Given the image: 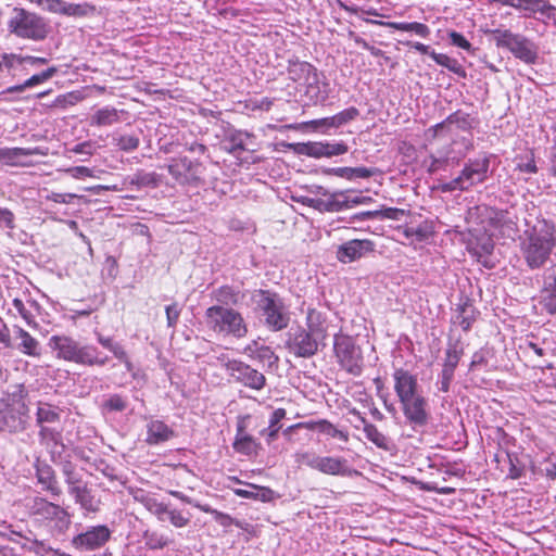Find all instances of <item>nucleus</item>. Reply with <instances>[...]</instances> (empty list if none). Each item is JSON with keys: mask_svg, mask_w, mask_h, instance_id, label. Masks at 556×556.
<instances>
[{"mask_svg": "<svg viewBox=\"0 0 556 556\" xmlns=\"http://www.w3.org/2000/svg\"><path fill=\"white\" fill-rule=\"evenodd\" d=\"M394 391L402 405L407 421L416 427H424L429 419L428 402L422 395L417 377L408 370L397 368L393 372Z\"/></svg>", "mask_w": 556, "mask_h": 556, "instance_id": "obj_1", "label": "nucleus"}, {"mask_svg": "<svg viewBox=\"0 0 556 556\" xmlns=\"http://www.w3.org/2000/svg\"><path fill=\"white\" fill-rule=\"evenodd\" d=\"M555 248V230L545 223L526 231L520 239L522 258L531 270L544 267Z\"/></svg>", "mask_w": 556, "mask_h": 556, "instance_id": "obj_2", "label": "nucleus"}, {"mask_svg": "<svg viewBox=\"0 0 556 556\" xmlns=\"http://www.w3.org/2000/svg\"><path fill=\"white\" fill-rule=\"evenodd\" d=\"M207 326L217 333L240 339L247 336L248 326L242 315L230 307L213 305L205 312Z\"/></svg>", "mask_w": 556, "mask_h": 556, "instance_id": "obj_3", "label": "nucleus"}, {"mask_svg": "<svg viewBox=\"0 0 556 556\" xmlns=\"http://www.w3.org/2000/svg\"><path fill=\"white\" fill-rule=\"evenodd\" d=\"M8 29L16 37L29 40H42L47 37L48 26L42 17L22 8H14L8 21Z\"/></svg>", "mask_w": 556, "mask_h": 556, "instance_id": "obj_4", "label": "nucleus"}, {"mask_svg": "<svg viewBox=\"0 0 556 556\" xmlns=\"http://www.w3.org/2000/svg\"><path fill=\"white\" fill-rule=\"evenodd\" d=\"M490 33L496 47L507 49L516 59L527 64L535 63L538 49L530 39L509 29H493Z\"/></svg>", "mask_w": 556, "mask_h": 556, "instance_id": "obj_5", "label": "nucleus"}, {"mask_svg": "<svg viewBox=\"0 0 556 556\" xmlns=\"http://www.w3.org/2000/svg\"><path fill=\"white\" fill-rule=\"evenodd\" d=\"M490 167L489 157L469 160L464 166L460 174L448 182L441 186L442 191H467L478 184H482L488 178Z\"/></svg>", "mask_w": 556, "mask_h": 556, "instance_id": "obj_6", "label": "nucleus"}, {"mask_svg": "<svg viewBox=\"0 0 556 556\" xmlns=\"http://www.w3.org/2000/svg\"><path fill=\"white\" fill-rule=\"evenodd\" d=\"M258 308L265 318V325L273 331L285 329L289 324V314L283 301L269 291L260 290L255 295Z\"/></svg>", "mask_w": 556, "mask_h": 556, "instance_id": "obj_7", "label": "nucleus"}, {"mask_svg": "<svg viewBox=\"0 0 556 556\" xmlns=\"http://www.w3.org/2000/svg\"><path fill=\"white\" fill-rule=\"evenodd\" d=\"M30 511L60 534L65 533L72 523V516L65 508L42 497L34 498Z\"/></svg>", "mask_w": 556, "mask_h": 556, "instance_id": "obj_8", "label": "nucleus"}, {"mask_svg": "<svg viewBox=\"0 0 556 556\" xmlns=\"http://www.w3.org/2000/svg\"><path fill=\"white\" fill-rule=\"evenodd\" d=\"M333 350L340 366L353 376H359L363 370L362 350L355 340L348 334L338 333L333 339Z\"/></svg>", "mask_w": 556, "mask_h": 556, "instance_id": "obj_9", "label": "nucleus"}, {"mask_svg": "<svg viewBox=\"0 0 556 556\" xmlns=\"http://www.w3.org/2000/svg\"><path fill=\"white\" fill-rule=\"evenodd\" d=\"M217 359L220 366L224 367L229 376L237 382L253 390H262L265 387V376L250 365L238 359H230L226 355H220Z\"/></svg>", "mask_w": 556, "mask_h": 556, "instance_id": "obj_10", "label": "nucleus"}, {"mask_svg": "<svg viewBox=\"0 0 556 556\" xmlns=\"http://www.w3.org/2000/svg\"><path fill=\"white\" fill-rule=\"evenodd\" d=\"M111 534V530L105 525L91 526L74 535L71 544L78 551L91 552L103 547L110 540Z\"/></svg>", "mask_w": 556, "mask_h": 556, "instance_id": "obj_11", "label": "nucleus"}, {"mask_svg": "<svg viewBox=\"0 0 556 556\" xmlns=\"http://www.w3.org/2000/svg\"><path fill=\"white\" fill-rule=\"evenodd\" d=\"M66 483L68 485V493L74 497L75 503L80 506L85 517L97 514L100 510V498L92 494L86 483L77 479L76 476L71 472L66 473Z\"/></svg>", "mask_w": 556, "mask_h": 556, "instance_id": "obj_12", "label": "nucleus"}, {"mask_svg": "<svg viewBox=\"0 0 556 556\" xmlns=\"http://www.w3.org/2000/svg\"><path fill=\"white\" fill-rule=\"evenodd\" d=\"M290 148L293 151L301 155H306L309 157L321 159V157H332L337 155H342L348 152L349 148L343 141H319V142H302V143H292Z\"/></svg>", "mask_w": 556, "mask_h": 556, "instance_id": "obj_13", "label": "nucleus"}, {"mask_svg": "<svg viewBox=\"0 0 556 556\" xmlns=\"http://www.w3.org/2000/svg\"><path fill=\"white\" fill-rule=\"evenodd\" d=\"M325 342L312 336L304 327H298L289 339V349L298 357H311Z\"/></svg>", "mask_w": 556, "mask_h": 556, "instance_id": "obj_14", "label": "nucleus"}, {"mask_svg": "<svg viewBox=\"0 0 556 556\" xmlns=\"http://www.w3.org/2000/svg\"><path fill=\"white\" fill-rule=\"evenodd\" d=\"M168 172L180 185L193 184L200 180L202 166L188 157H178L168 164Z\"/></svg>", "mask_w": 556, "mask_h": 556, "instance_id": "obj_15", "label": "nucleus"}, {"mask_svg": "<svg viewBox=\"0 0 556 556\" xmlns=\"http://www.w3.org/2000/svg\"><path fill=\"white\" fill-rule=\"evenodd\" d=\"M494 249V242L492 237L482 230H470L469 238L467 239V250L477 261L482 263L485 267H492L491 264L485 260Z\"/></svg>", "mask_w": 556, "mask_h": 556, "instance_id": "obj_16", "label": "nucleus"}, {"mask_svg": "<svg viewBox=\"0 0 556 556\" xmlns=\"http://www.w3.org/2000/svg\"><path fill=\"white\" fill-rule=\"evenodd\" d=\"M27 412L22 397H13L11 403L0 410V420L9 431H17L23 428Z\"/></svg>", "mask_w": 556, "mask_h": 556, "instance_id": "obj_17", "label": "nucleus"}, {"mask_svg": "<svg viewBox=\"0 0 556 556\" xmlns=\"http://www.w3.org/2000/svg\"><path fill=\"white\" fill-rule=\"evenodd\" d=\"M375 250V244L368 239L349 240L337 249V260L343 264L355 262Z\"/></svg>", "mask_w": 556, "mask_h": 556, "instance_id": "obj_18", "label": "nucleus"}, {"mask_svg": "<svg viewBox=\"0 0 556 556\" xmlns=\"http://www.w3.org/2000/svg\"><path fill=\"white\" fill-rule=\"evenodd\" d=\"M49 346L59 359L77 364L79 343L67 336H52L49 339Z\"/></svg>", "mask_w": 556, "mask_h": 556, "instance_id": "obj_19", "label": "nucleus"}, {"mask_svg": "<svg viewBox=\"0 0 556 556\" xmlns=\"http://www.w3.org/2000/svg\"><path fill=\"white\" fill-rule=\"evenodd\" d=\"M316 470L329 476L350 477L354 470L350 468L348 460L339 456H320Z\"/></svg>", "mask_w": 556, "mask_h": 556, "instance_id": "obj_20", "label": "nucleus"}, {"mask_svg": "<svg viewBox=\"0 0 556 556\" xmlns=\"http://www.w3.org/2000/svg\"><path fill=\"white\" fill-rule=\"evenodd\" d=\"M243 354L263 366L273 367L278 363V356L271 348L265 345L260 340H253L247 344L243 349Z\"/></svg>", "mask_w": 556, "mask_h": 556, "instance_id": "obj_21", "label": "nucleus"}, {"mask_svg": "<svg viewBox=\"0 0 556 556\" xmlns=\"http://www.w3.org/2000/svg\"><path fill=\"white\" fill-rule=\"evenodd\" d=\"M328 319L325 312L316 308H307L305 318V329L325 342L328 337Z\"/></svg>", "mask_w": 556, "mask_h": 556, "instance_id": "obj_22", "label": "nucleus"}, {"mask_svg": "<svg viewBox=\"0 0 556 556\" xmlns=\"http://www.w3.org/2000/svg\"><path fill=\"white\" fill-rule=\"evenodd\" d=\"M305 85V93L314 103H324L329 98V84L317 71Z\"/></svg>", "mask_w": 556, "mask_h": 556, "instance_id": "obj_23", "label": "nucleus"}, {"mask_svg": "<svg viewBox=\"0 0 556 556\" xmlns=\"http://www.w3.org/2000/svg\"><path fill=\"white\" fill-rule=\"evenodd\" d=\"M29 155H46L40 148H3L1 162L8 166H24L23 157Z\"/></svg>", "mask_w": 556, "mask_h": 556, "instance_id": "obj_24", "label": "nucleus"}, {"mask_svg": "<svg viewBox=\"0 0 556 556\" xmlns=\"http://www.w3.org/2000/svg\"><path fill=\"white\" fill-rule=\"evenodd\" d=\"M15 338L20 340L17 350L27 356L39 357L41 355V348L39 341L34 338L28 331L20 326L13 328Z\"/></svg>", "mask_w": 556, "mask_h": 556, "instance_id": "obj_25", "label": "nucleus"}, {"mask_svg": "<svg viewBox=\"0 0 556 556\" xmlns=\"http://www.w3.org/2000/svg\"><path fill=\"white\" fill-rule=\"evenodd\" d=\"M97 341L106 350H109L114 357H116L118 361H121L126 370L132 375L134 378L137 377V374L135 372V368L132 363L130 362L127 352L123 348V345L118 342H115L113 338L111 337H104L101 333H97Z\"/></svg>", "mask_w": 556, "mask_h": 556, "instance_id": "obj_26", "label": "nucleus"}, {"mask_svg": "<svg viewBox=\"0 0 556 556\" xmlns=\"http://www.w3.org/2000/svg\"><path fill=\"white\" fill-rule=\"evenodd\" d=\"M366 21L368 23H371L375 25H380V26L393 28L396 30L410 31L421 38H427L430 35V28L426 24L419 23V22L405 23V22H383V21H377V20H366Z\"/></svg>", "mask_w": 556, "mask_h": 556, "instance_id": "obj_27", "label": "nucleus"}, {"mask_svg": "<svg viewBox=\"0 0 556 556\" xmlns=\"http://www.w3.org/2000/svg\"><path fill=\"white\" fill-rule=\"evenodd\" d=\"M244 489H232L233 493L242 498H250L260 502H270L275 497V493L271 489L266 486H260L252 483H244Z\"/></svg>", "mask_w": 556, "mask_h": 556, "instance_id": "obj_28", "label": "nucleus"}, {"mask_svg": "<svg viewBox=\"0 0 556 556\" xmlns=\"http://www.w3.org/2000/svg\"><path fill=\"white\" fill-rule=\"evenodd\" d=\"M433 226L430 222H422L415 226H406L403 235L412 244L428 242L433 236Z\"/></svg>", "mask_w": 556, "mask_h": 556, "instance_id": "obj_29", "label": "nucleus"}, {"mask_svg": "<svg viewBox=\"0 0 556 556\" xmlns=\"http://www.w3.org/2000/svg\"><path fill=\"white\" fill-rule=\"evenodd\" d=\"M147 428V443L151 445L163 443L174 435V431L161 420L150 421Z\"/></svg>", "mask_w": 556, "mask_h": 556, "instance_id": "obj_30", "label": "nucleus"}, {"mask_svg": "<svg viewBox=\"0 0 556 556\" xmlns=\"http://www.w3.org/2000/svg\"><path fill=\"white\" fill-rule=\"evenodd\" d=\"M36 476L38 483L41 484L43 490L49 491L52 495H60L61 489L58 486L54 472L47 464L37 463Z\"/></svg>", "mask_w": 556, "mask_h": 556, "instance_id": "obj_31", "label": "nucleus"}, {"mask_svg": "<svg viewBox=\"0 0 556 556\" xmlns=\"http://www.w3.org/2000/svg\"><path fill=\"white\" fill-rule=\"evenodd\" d=\"M109 362L108 355L101 354L93 345H80L77 364L86 366H104Z\"/></svg>", "mask_w": 556, "mask_h": 556, "instance_id": "obj_32", "label": "nucleus"}, {"mask_svg": "<svg viewBox=\"0 0 556 556\" xmlns=\"http://www.w3.org/2000/svg\"><path fill=\"white\" fill-rule=\"evenodd\" d=\"M358 114H359V111L356 108L351 106L349 109H345V110L339 112L338 114H336L331 117L312 121L311 124L316 125V126L325 125V126H329V127H340V126L345 125L349 122L355 119L358 116Z\"/></svg>", "mask_w": 556, "mask_h": 556, "instance_id": "obj_33", "label": "nucleus"}, {"mask_svg": "<svg viewBox=\"0 0 556 556\" xmlns=\"http://www.w3.org/2000/svg\"><path fill=\"white\" fill-rule=\"evenodd\" d=\"M61 410L49 403L39 402L36 412V421L39 425H54L60 421Z\"/></svg>", "mask_w": 556, "mask_h": 556, "instance_id": "obj_34", "label": "nucleus"}, {"mask_svg": "<svg viewBox=\"0 0 556 556\" xmlns=\"http://www.w3.org/2000/svg\"><path fill=\"white\" fill-rule=\"evenodd\" d=\"M515 9L528 12L529 14L541 13L547 17H549L552 11L555 10V8L545 0H517Z\"/></svg>", "mask_w": 556, "mask_h": 556, "instance_id": "obj_35", "label": "nucleus"}, {"mask_svg": "<svg viewBox=\"0 0 556 556\" xmlns=\"http://www.w3.org/2000/svg\"><path fill=\"white\" fill-rule=\"evenodd\" d=\"M56 72H58L56 67H54V66L49 67L39 74L33 75L30 78L26 79L23 84L8 88V92H22L26 88H31L34 86L42 84V83L49 80L50 78H52L56 74Z\"/></svg>", "mask_w": 556, "mask_h": 556, "instance_id": "obj_36", "label": "nucleus"}, {"mask_svg": "<svg viewBox=\"0 0 556 556\" xmlns=\"http://www.w3.org/2000/svg\"><path fill=\"white\" fill-rule=\"evenodd\" d=\"M316 68L307 62H293L289 65L288 73L292 80L306 84L309 77L315 76Z\"/></svg>", "mask_w": 556, "mask_h": 556, "instance_id": "obj_37", "label": "nucleus"}, {"mask_svg": "<svg viewBox=\"0 0 556 556\" xmlns=\"http://www.w3.org/2000/svg\"><path fill=\"white\" fill-rule=\"evenodd\" d=\"M370 200L368 197L364 195H345L344 193H339L333 195V201L331 202L332 210L341 211L345 207H351L353 205L364 204Z\"/></svg>", "mask_w": 556, "mask_h": 556, "instance_id": "obj_38", "label": "nucleus"}, {"mask_svg": "<svg viewBox=\"0 0 556 556\" xmlns=\"http://www.w3.org/2000/svg\"><path fill=\"white\" fill-rule=\"evenodd\" d=\"M119 119L117 110L114 108H103L98 110L91 117V125L110 126Z\"/></svg>", "mask_w": 556, "mask_h": 556, "instance_id": "obj_39", "label": "nucleus"}, {"mask_svg": "<svg viewBox=\"0 0 556 556\" xmlns=\"http://www.w3.org/2000/svg\"><path fill=\"white\" fill-rule=\"evenodd\" d=\"M430 56L437 64H439L443 67H446L452 73L457 74L463 77L466 75L465 70L458 63V61L450 58L447 54L437 53L435 51H431Z\"/></svg>", "mask_w": 556, "mask_h": 556, "instance_id": "obj_40", "label": "nucleus"}, {"mask_svg": "<svg viewBox=\"0 0 556 556\" xmlns=\"http://www.w3.org/2000/svg\"><path fill=\"white\" fill-rule=\"evenodd\" d=\"M140 503L153 515H155L161 521L165 520V515L167 513V506L161 502H159L155 497L149 495H141V497H136Z\"/></svg>", "mask_w": 556, "mask_h": 556, "instance_id": "obj_41", "label": "nucleus"}, {"mask_svg": "<svg viewBox=\"0 0 556 556\" xmlns=\"http://www.w3.org/2000/svg\"><path fill=\"white\" fill-rule=\"evenodd\" d=\"M233 448L241 454L251 455L255 452L256 443L252 437L244 434L243 431L239 429L233 442Z\"/></svg>", "mask_w": 556, "mask_h": 556, "instance_id": "obj_42", "label": "nucleus"}, {"mask_svg": "<svg viewBox=\"0 0 556 556\" xmlns=\"http://www.w3.org/2000/svg\"><path fill=\"white\" fill-rule=\"evenodd\" d=\"M96 7L88 2H67L66 15L68 17H86L93 15Z\"/></svg>", "mask_w": 556, "mask_h": 556, "instance_id": "obj_43", "label": "nucleus"}, {"mask_svg": "<svg viewBox=\"0 0 556 556\" xmlns=\"http://www.w3.org/2000/svg\"><path fill=\"white\" fill-rule=\"evenodd\" d=\"M364 433L366 438L372 442L377 447L389 450V440L388 438L378 430V428L372 424H367L364 427Z\"/></svg>", "mask_w": 556, "mask_h": 556, "instance_id": "obj_44", "label": "nucleus"}, {"mask_svg": "<svg viewBox=\"0 0 556 556\" xmlns=\"http://www.w3.org/2000/svg\"><path fill=\"white\" fill-rule=\"evenodd\" d=\"M215 299L224 305H236L239 302V292L229 286H223L215 291Z\"/></svg>", "mask_w": 556, "mask_h": 556, "instance_id": "obj_45", "label": "nucleus"}, {"mask_svg": "<svg viewBox=\"0 0 556 556\" xmlns=\"http://www.w3.org/2000/svg\"><path fill=\"white\" fill-rule=\"evenodd\" d=\"M475 311L470 305H464L459 308L458 314L455 316L454 324L462 327L463 330L468 331L473 324Z\"/></svg>", "mask_w": 556, "mask_h": 556, "instance_id": "obj_46", "label": "nucleus"}, {"mask_svg": "<svg viewBox=\"0 0 556 556\" xmlns=\"http://www.w3.org/2000/svg\"><path fill=\"white\" fill-rule=\"evenodd\" d=\"M318 432L330 438H337L343 442L349 441V433L346 431L337 428L326 419H320Z\"/></svg>", "mask_w": 556, "mask_h": 556, "instance_id": "obj_47", "label": "nucleus"}, {"mask_svg": "<svg viewBox=\"0 0 556 556\" xmlns=\"http://www.w3.org/2000/svg\"><path fill=\"white\" fill-rule=\"evenodd\" d=\"M463 355V349L458 346L457 343L451 344L448 349L446 350V356L443 364V369L455 371V368L457 367L459 359Z\"/></svg>", "mask_w": 556, "mask_h": 556, "instance_id": "obj_48", "label": "nucleus"}, {"mask_svg": "<svg viewBox=\"0 0 556 556\" xmlns=\"http://www.w3.org/2000/svg\"><path fill=\"white\" fill-rule=\"evenodd\" d=\"M541 305L551 315L556 313V288L544 286L541 292Z\"/></svg>", "mask_w": 556, "mask_h": 556, "instance_id": "obj_49", "label": "nucleus"}, {"mask_svg": "<svg viewBox=\"0 0 556 556\" xmlns=\"http://www.w3.org/2000/svg\"><path fill=\"white\" fill-rule=\"evenodd\" d=\"M319 455L313 451H299L294 454V460L299 467L306 466L316 470Z\"/></svg>", "mask_w": 556, "mask_h": 556, "instance_id": "obj_50", "label": "nucleus"}, {"mask_svg": "<svg viewBox=\"0 0 556 556\" xmlns=\"http://www.w3.org/2000/svg\"><path fill=\"white\" fill-rule=\"evenodd\" d=\"M23 64V55H17L14 53H3L0 55V71H11L22 66Z\"/></svg>", "mask_w": 556, "mask_h": 556, "instance_id": "obj_51", "label": "nucleus"}, {"mask_svg": "<svg viewBox=\"0 0 556 556\" xmlns=\"http://www.w3.org/2000/svg\"><path fill=\"white\" fill-rule=\"evenodd\" d=\"M244 137L248 138L249 136L242 132L231 134L229 141L225 143V149L232 154L244 150Z\"/></svg>", "mask_w": 556, "mask_h": 556, "instance_id": "obj_52", "label": "nucleus"}, {"mask_svg": "<svg viewBox=\"0 0 556 556\" xmlns=\"http://www.w3.org/2000/svg\"><path fill=\"white\" fill-rule=\"evenodd\" d=\"M116 146L119 150L125 152H130L136 150L139 147V138L132 135H123L118 138H115Z\"/></svg>", "mask_w": 556, "mask_h": 556, "instance_id": "obj_53", "label": "nucleus"}, {"mask_svg": "<svg viewBox=\"0 0 556 556\" xmlns=\"http://www.w3.org/2000/svg\"><path fill=\"white\" fill-rule=\"evenodd\" d=\"M43 10L60 14V15H66V9H67V1L65 0H42L41 5Z\"/></svg>", "mask_w": 556, "mask_h": 556, "instance_id": "obj_54", "label": "nucleus"}, {"mask_svg": "<svg viewBox=\"0 0 556 556\" xmlns=\"http://www.w3.org/2000/svg\"><path fill=\"white\" fill-rule=\"evenodd\" d=\"M64 173L68 174L75 179H84L86 177L98 178L94 170L86 166H75L63 169Z\"/></svg>", "mask_w": 556, "mask_h": 556, "instance_id": "obj_55", "label": "nucleus"}, {"mask_svg": "<svg viewBox=\"0 0 556 556\" xmlns=\"http://www.w3.org/2000/svg\"><path fill=\"white\" fill-rule=\"evenodd\" d=\"M285 416H286V410L283 408H277L273 412L270 419H269V438L270 439L276 438V435L279 431L278 424L280 422L281 419L285 418Z\"/></svg>", "mask_w": 556, "mask_h": 556, "instance_id": "obj_56", "label": "nucleus"}, {"mask_svg": "<svg viewBox=\"0 0 556 556\" xmlns=\"http://www.w3.org/2000/svg\"><path fill=\"white\" fill-rule=\"evenodd\" d=\"M168 519L170 523L176 528H182L188 525L189 518L186 517L181 511L177 509L169 510L165 515V520Z\"/></svg>", "mask_w": 556, "mask_h": 556, "instance_id": "obj_57", "label": "nucleus"}, {"mask_svg": "<svg viewBox=\"0 0 556 556\" xmlns=\"http://www.w3.org/2000/svg\"><path fill=\"white\" fill-rule=\"evenodd\" d=\"M393 215H394V210L388 208V210H384V211H366V212H362L359 214L354 215L352 218L353 219H358V220L370 219V218H375V217H379V216L387 217V218H393Z\"/></svg>", "mask_w": 556, "mask_h": 556, "instance_id": "obj_58", "label": "nucleus"}, {"mask_svg": "<svg viewBox=\"0 0 556 556\" xmlns=\"http://www.w3.org/2000/svg\"><path fill=\"white\" fill-rule=\"evenodd\" d=\"M144 538L147 546L151 549L163 548L168 543L166 538L157 535L156 533H146Z\"/></svg>", "mask_w": 556, "mask_h": 556, "instance_id": "obj_59", "label": "nucleus"}, {"mask_svg": "<svg viewBox=\"0 0 556 556\" xmlns=\"http://www.w3.org/2000/svg\"><path fill=\"white\" fill-rule=\"evenodd\" d=\"M448 38L453 46L458 47L466 51L471 50V43L462 34H459L455 30H451V31H448Z\"/></svg>", "mask_w": 556, "mask_h": 556, "instance_id": "obj_60", "label": "nucleus"}, {"mask_svg": "<svg viewBox=\"0 0 556 556\" xmlns=\"http://www.w3.org/2000/svg\"><path fill=\"white\" fill-rule=\"evenodd\" d=\"M12 304L27 325L31 326L35 323L33 314L25 307V304L21 299H14Z\"/></svg>", "mask_w": 556, "mask_h": 556, "instance_id": "obj_61", "label": "nucleus"}, {"mask_svg": "<svg viewBox=\"0 0 556 556\" xmlns=\"http://www.w3.org/2000/svg\"><path fill=\"white\" fill-rule=\"evenodd\" d=\"M104 406L109 410L122 412L126 408V402L122 396L115 394L106 400Z\"/></svg>", "mask_w": 556, "mask_h": 556, "instance_id": "obj_62", "label": "nucleus"}, {"mask_svg": "<svg viewBox=\"0 0 556 556\" xmlns=\"http://www.w3.org/2000/svg\"><path fill=\"white\" fill-rule=\"evenodd\" d=\"M0 227L14 228V214L8 208L0 207Z\"/></svg>", "mask_w": 556, "mask_h": 556, "instance_id": "obj_63", "label": "nucleus"}, {"mask_svg": "<svg viewBox=\"0 0 556 556\" xmlns=\"http://www.w3.org/2000/svg\"><path fill=\"white\" fill-rule=\"evenodd\" d=\"M40 426V431H39V435L40 438L43 440V441H53V442H56L59 437H60V433L59 431H56L54 428L50 427V426H46V425H39Z\"/></svg>", "mask_w": 556, "mask_h": 556, "instance_id": "obj_64", "label": "nucleus"}]
</instances>
